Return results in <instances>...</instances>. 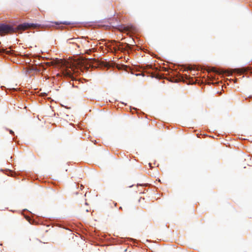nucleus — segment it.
Returning a JSON list of instances; mask_svg holds the SVG:
<instances>
[{"instance_id":"9d476101","label":"nucleus","mask_w":252,"mask_h":252,"mask_svg":"<svg viewBox=\"0 0 252 252\" xmlns=\"http://www.w3.org/2000/svg\"><path fill=\"white\" fill-rule=\"evenodd\" d=\"M76 40H78V38H70L67 40V43L68 44H72L76 46Z\"/></svg>"},{"instance_id":"6e6552de","label":"nucleus","mask_w":252,"mask_h":252,"mask_svg":"<svg viewBox=\"0 0 252 252\" xmlns=\"http://www.w3.org/2000/svg\"><path fill=\"white\" fill-rule=\"evenodd\" d=\"M210 71H212V72H215V73H218V74H223L224 73H226V72H227V71H224L223 70H222V69H220V70H218L215 67H212L210 69Z\"/></svg>"},{"instance_id":"f257e3e1","label":"nucleus","mask_w":252,"mask_h":252,"mask_svg":"<svg viewBox=\"0 0 252 252\" xmlns=\"http://www.w3.org/2000/svg\"><path fill=\"white\" fill-rule=\"evenodd\" d=\"M39 27L37 24L24 23L13 28L7 24H0V34L12 33L18 31H25L30 28L35 29Z\"/></svg>"},{"instance_id":"39448f33","label":"nucleus","mask_w":252,"mask_h":252,"mask_svg":"<svg viewBox=\"0 0 252 252\" xmlns=\"http://www.w3.org/2000/svg\"><path fill=\"white\" fill-rule=\"evenodd\" d=\"M250 69L249 67H243L241 68H236L234 69V71L237 72L238 73L243 74L245 72L249 70Z\"/></svg>"},{"instance_id":"f03ea898","label":"nucleus","mask_w":252,"mask_h":252,"mask_svg":"<svg viewBox=\"0 0 252 252\" xmlns=\"http://www.w3.org/2000/svg\"><path fill=\"white\" fill-rule=\"evenodd\" d=\"M76 47L77 48L79 49L80 50L85 49L87 53L91 52V50L88 49L89 47V41L87 40L86 38L83 37L78 38V40H76Z\"/></svg>"},{"instance_id":"4468645a","label":"nucleus","mask_w":252,"mask_h":252,"mask_svg":"<svg viewBox=\"0 0 252 252\" xmlns=\"http://www.w3.org/2000/svg\"><path fill=\"white\" fill-rule=\"evenodd\" d=\"M10 133H13V132L12 130H10Z\"/></svg>"},{"instance_id":"ddd939ff","label":"nucleus","mask_w":252,"mask_h":252,"mask_svg":"<svg viewBox=\"0 0 252 252\" xmlns=\"http://www.w3.org/2000/svg\"><path fill=\"white\" fill-rule=\"evenodd\" d=\"M56 25H60V24H63V25H68L69 24V23H68L67 22H55L54 23Z\"/></svg>"},{"instance_id":"7ed1b4c3","label":"nucleus","mask_w":252,"mask_h":252,"mask_svg":"<svg viewBox=\"0 0 252 252\" xmlns=\"http://www.w3.org/2000/svg\"><path fill=\"white\" fill-rule=\"evenodd\" d=\"M73 71L72 69H66L64 71H63V73L64 75L66 77H68L71 78L72 79H74L73 74L72 71Z\"/></svg>"},{"instance_id":"0eeeda50","label":"nucleus","mask_w":252,"mask_h":252,"mask_svg":"<svg viewBox=\"0 0 252 252\" xmlns=\"http://www.w3.org/2000/svg\"><path fill=\"white\" fill-rule=\"evenodd\" d=\"M134 29V27H133V26L121 27L119 29V30L122 32H127L133 31Z\"/></svg>"},{"instance_id":"f8f14e48","label":"nucleus","mask_w":252,"mask_h":252,"mask_svg":"<svg viewBox=\"0 0 252 252\" xmlns=\"http://www.w3.org/2000/svg\"><path fill=\"white\" fill-rule=\"evenodd\" d=\"M7 54V55H9V54H10L11 53V51L10 50V51H6L4 49L2 48V49H0V54Z\"/></svg>"},{"instance_id":"9b49d317","label":"nucleus","mask_w":252,"mask_h":252,"mask_svg":"<svg viewBox=\"0 0 252 252\" xmlns=\"http://www.w3.org/2000/svg\"><path fill=\"white\" fill-rule=\"evenodd\" d=\"M130 49V47L128 44H126V46L123 47L122 46L121 51V52H125L127 51L128 52V50Z\"/></svg>"},{"instance_id":"423d86ee","label":"nucleus","mask_w":252,"mask_h":252,"mask_svg":"<svg viewBox=\"0 0 252 252\" xmlns=\"http://www.w3.org/2000/svg\"><path fill=\"white\" fill-rule=\"evenodd\" d=\"M61 234L63 235L71 236L72 235V231L67 228H63L61 231Z\"/></svg>"},{"instance_id":"1a4fd4ad","label":"nucleus","mask_w":252,"mask_h":252,"mask_svg":"<svg viewBox=\"0 0 252 252\" xmlns=\"http://www.w3.org/2000/svg\"><path fill=\"white\" fill-rule=\"evenodd\" d=\"M113 45L117 44V41L114 40L112 42ZM123 45V43H121L119 45H116V46L114 47V50L116 51L117 50L121 51V48Z\"/></svg>"},{"instance_id":"20e7f679","label":"nucleus","mask_w":252,"mask_h":252,"mask_svg":"<svg viewBox=\"0 0 252 252\" xmlns=\"http://www.w3.org/2000/svg\"><path fill=\"white\" fill-rule=\"evenodd\" d=\"M99 64H100V63H99V62L96 61L94 60H91L89 61L90 67L91 66L92 68H93V67L96 68V67H98Z\"/></svg>"},{"instance_id":"2eb2a0df","label":"nucleus","mask_w":252,"mask_h":252,"mask_svg":"<svg viewBox=\"0 0 252 252\" xmlns=\"http://www.w3.org/2000/svg\"><path fill=\"white\" fill-rule=\"evenodd\" d=\"M189 70H191V68L189 67Z\"/></svg>"}]
</instances>
